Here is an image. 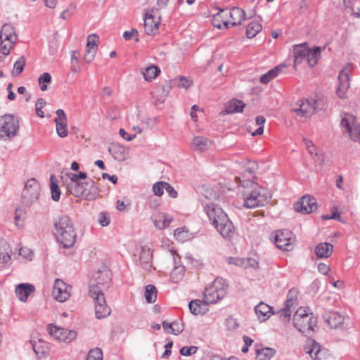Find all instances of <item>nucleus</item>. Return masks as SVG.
<instances>
[{
  "mask_svg": "<svg viewBox=\"0 0 360 360\" xmlns=\"http://www.w3.org/2000/svg\"><path fill=\"white\" fill-rule=\"evenodd\" d=\"M253 167L247 169L245 171V175L248 173V178L253 177ZM244 177L245 176L243 175L236 177V183L240 184L242 187L246 188L243 192L244 207L252 209L266 205L269 202V198L264 189L250 180V179L246 180Z\"/></svg>",
  "mask_w": 360,
  "mask_h": 360,
  "instance_id": "nucleus-1",
  "label": "nucleus"
},
{
  "mask_svg": "<svg viewBox=\"0 0 360 360\" xmlns=\"http://www.w3.org/2000/svg\"><path fill=\"white\" fill-rule=\"evenodd\" d=\"M53 233L57 243L63 248L72 247L77 239L74 224L67 215L58 216L53 221Z\"/></svg>",
  "mask_w": 360,
  "mask_h": 360,
  "instance_id": "nucleus-2",
  "label": "nucleus"
},
{
  "mask_svg": "<svg viewBox=\"0 0 360 360\" xmlns=\"http://www.w3.org/2000/svg\"><path fill=\"white\" fill-rule=\"evenodd\" d=\"M204 210L217 231L224 238H231L234 233V226L221 207L217 204L210 203L205 205Z\"/></svg>",
  "mask_w": 360,
  "mask_h": 360,
  "instance_id": "nucleus-3",
  "label": "nucleus"
},
{
  "mask_svg": "<svg viewBox=\"0 0 360 360\" xmlns=\"http://www.w3.org/2000/svg\"><path fill=\"white\" fill-rule=\"evenodd\" d=\"M309 308H299L293 316V325L300 333L308 335L314 330L317 320Z\"/></svg>",
  "mask_w": 360,
  "mask_h": 360,
  "instance_id": "nucleus-4",
  "label": "nucleus"
},
{
  "mask_svg": "<svg viewBox=\"0 0 360 360\" xmlns=\"http://www.w3.org/2000/svg\"><path fill=\"white\" fill-rule=\"evenodd\" d=\"M228 285L221 278H217L205 289L203 299L208 304H215L224 298L227 292Z\"/></svg>",
  "mask_w": 360,
  "mask_h": 360,
  "instance_id": "nucleus-5",
  "label": "nucleus"
},
{
  "mask_svg": "<svg viewBox=\"0 0 360 360\" xmlns=\"http://www.w3.org/2000/svg\"><path fill=\"white\" fill-rule=\"evenodd\" d=\"M221 14H225L226 16L229 15L232 20L231 22H229L227 20L223 21V26L226 29H229L230 27V25L232 27L240 25L242 21L246 19L245 12L238 7H233L231 10L221 9L216 15L213 16L212 19L213 25L217 27L218 29H222L221 25L217 24V21L219 20V18L221 17Z\"/></svg>",
  "mask_w": 360,
  "mask_h": 360,
  "instance_id": "nucleus-6",
  "label": "nucleus"
},
{
  "mask_svg": "<svg viewBox=\"0 0 360 360\" xmlns=\"http://www.w3.org/2000/svg\"><path fill=\"white\" fill-rule=\"evenodd\" d=\"M89 295L94 300L95 315L98 319L105 318L110 314L111 310L106 304L104 294L97 285L90 286Z\"/></svg>",
  "mask_w": 360,
  "mask_h": 360,
  "instance_id": "nucleus-7",
  "label": "nucleus"
},
{
  "mask_svg": "<svg viewBox=\"0 0 360 360\" xmlns=\"http://www.w3.org/2000/svg\"><path fill=\"white\" fill-rule=\"evenodd\" d=\"M69 179L66 181L68 191L75 197H82L86 191V181L87 175L84 172L78 174H68Z\"/></svg>",
  "mask_w": 360,
  "mask_h": 360,
  "instance_id": "nucleus-8",
  "label": "nucleus"
},
{
  "mask_svg": "<svg viewBox=\"0 0 360 360\" xmlns=\"http://www.w3.org/2000/svg\"><path fill=\"white\" fill-rule=\"evenodd\" d=\"M19 130V120L12 114L0 117V139H11L15 137Z\"/></svg>",
  "mask_w": 360,
  "mask_h": 360,
  "instance_id": "nucleus-9",
  "label": "nucleus"
},
{
  "mask_svg": "<svg viewBox=\"0 0 360 360\" xmlns=\"http://www.w3.org/2000/svg\"><path fill=\"white\" fill-rule=\"evenodd\" d=\"M319 105L320 102L314 98L302 99L295 103L293 111L297 115L307 118L314 114Z\"/></svg>",
  "mask_w": 360,
  "mask_h": 360,
  "instance_id": "nucleus-10",
  "label": "nucleus"
},
{
  "mask_svg": "<svg viewBox=\"0 0 360 360\" xmlns=\"http://www.w3.org/2000/svg\"><path fill=\"white\" fill-rule=\"evenodd\" d=\"M40 195V185L35 179H28L22 191V198L25 203L36 202Z\"/></svg>",
  "mask_w": 360,
  "mask_h": 360,
  "instance_id": "nucleus-11",
  "label": "nucleus"
},
{
  "mask_svg": "<svg viewBox=\"0 0 360 360\" xmlns=\"http://www.w3.org/2000/svg\"><path fill=\"white\" fill-rule=\"evenodd\" d=\"M49 333L56 340L60 342L70 343L73 341L77 335V333L73 330L58 327L53 324H49L47 327Z\"/></svg>",
  "mask_w": 360,
  "mask_h": 360,
  "instance_id": "nucleus-12",
  "label": "nucleus"
},
{
  "mask_svg": "<svg viewBox=\"0 0 360 360\" xmlns=\"http://www.w3.org/2000/svg\"><path fill=\"white\" fill-rule=\"evenodd\" d=\"M353 70L351 62L346 63L339 72V98H345L350 87V74Z\"/></svg>",
  "mask_w": 360,
  "mask_h": 360,
  "instance_id": "nucleus-13",
  "label": "nucleus"
},
{
  "mask_svg": "<svg viewBox=\"0 0 360 360\" xmlns=\"http://www.w3.org/2000/svg\"><path fill=\"white\" fill-rule=\"evenodd\" d=\"M294 238L292 233L288 230H278L274 236V243L280 250L290 251L292 248Z\"/></svg>",
  "mask_w": 360,
  "mask_h": 360,
  "instance_id": "nucleus-14",
  "label": "nucleus"
},
{
  "mask_svg": "<svg viewBox=\"0 0 360 360\" xmlns=\"http://www.w3.org/2000/svg\"><path fill=\"white\" fill-rule=\"evenodd\" d=\"M72 287L65 283L63 280L56 278L52 291L55 300L60 302H64L70 297Z\"/></svg>",
  "mask_w": 360,
  "mask_h": 360,
  "instance_id": "nucleus-15",
  "label": "nucleus"
},
{
  "mask_svg": "<svg viewBox=\"0 0 360 360\" xmlns=\"http://www.w3.org/2000/svg\"><path fill=\"white\" fill-rule=\"evenodd\" d=\"M294 207L297 212L309 214L317 209V203L314 198L304 195L295 204Z\"/></svg>",
  "mask_w": 360,
  "mask_h": 360,
  "instance_id": "nucleus-16",
  "label": "nucleus"
},
{
  "mask_svg": "<svg viewBox=\"0 0 360 360\" xmlns=\"http://www.w3.org/2000/svg\"><path fill=\"white\" fill-rule=\"evenodd\" d=\"M304 350L314 360H323L326 354L325 349H321L320 345L313 339L307 341Z\"/></svg>",
  "mask_w": 360,
  "mask_h": 360,
  "instance_id": "nucleus-17",
  "label": "nucleus"
},
{
  "mask_svg": "<svg viewBox=\"0 0 360 360\" xmlns=\"http://www.w3.org/2000/svg\"><path fill=\"white\" fill-rule=\"evenodd\" d=\"M160 17L147 13L144 18V30L148 35L155 34L159 28Z\"/></svg>",
  "mask_w": 360,
  "mask_h": 360,
  "instance_id": "nucleus-18",
  "label": "nucleus"
},
{
  "mask_svg": "<svg viewBox=\"0 0 360 360\" xmlns=\"http://www.w3.org/2000/svg\"><path fill=\"white\" fill-rule=\"evenodd\" d=\"M98 37L96 34H91L88 36L86 47V53L84 59L87 62H91L96 54V48L98 46Z\"/></svg>",
  "mask_w": 360,
  "mask_h": 360,
  "instance_id": "nucleus-19",
  "label": "nucleus"
},
{
  "mask_svg": "<svg viewBox=\"0 0 360 360\" xmlns=\"http://www.w3.org/2000/svg\"><path fill=\"white\" fill-rule=\"evenodd\" d=\"M307 54H309V46L307 43L295 44L293 46L295 68L301 64L304 60H306Z\"/></svg>",
  "mask_w": 360,
  "mask_h": 360,
  "instance_id": "nucleus-20",
  "label": "nucleus"
},
{
  "mask_svg": "<svg viewBox=\"0 0 360 360\" xmlns=\"http://www.w3.org/2000/svg\"><path fill=\"white\" fill-rule=\"evenodd\" d=\"M228 262L230 264H234L238 267L245 269H256L259 267L258 262L253 258L230 257L229 258Z\"/></svg>",
  "mask_w": 360,
  "mask_h": 360,
  "instance_id": "nucleus-21",
  "label": "nucleus"
},
{
  "mask_svg": "<svg viewBox=\"0 0 360 360\" xmlns=\"http://www.w3.org/2000/svg\"><path fill=\"white\" fill-rule=\"evenodd\" d=\"M141 268L149 270L152 266V251L147 245L141 246L139 256Z\"/></svg>",
  "mask_w": 360,
  "mask_h": 360,
  "instance_id": "nucleus-22",
  "label": "nucleus"
},
{
  "mask_svg": "<svg viewBox=\"0 0 360 360\" xmlns=\"http://www.w3.org/2000/svg\"><path fill=\"white\" fill-rule=\"evenodd\" d=\"M212 145V141L202 136H197L193 138L191 142V147L196 151H205Z\"/></svg>",
  "mask_w": 360,
  "mask_h": 360,
  "instance_id": "nucleus-23",
  "label": "nucleus"
},
{
  "mask_svg": "<svg viewBox=\"0 0 360 360\" xmlns=\"http://www.w3.org/2000/svg\"><path fill=\"white\" fill-rule=\"evenodd\" d=\"M34 290V287L32 284L20 283L15 289V294L19 300L25 302L31 292Z\"/></svg>",
  "mask_w": 360,
  "mask_h": 360,
  "instance_id": "nucleus-24",
  "label": "nucleus"
},
{
  "mask_svg": "<svg viewBox=\"0 0 360 360\" xmlns=\"http://www.w3.org/2000/svg\"><path fill=\"white\" fill-rule=\"evenodd\" d=\"M245 107V104L242 101L238 99H232L226 104L225 110L223 112L224 114L242 112Z\"/></svg>",
  "mask_w": 360,
  "mask_h": 360,
  "instance_id": "nucleus-25",
  "label": "nucleus"
},
{
  "mask_svg": "<svg viewBox=\"0 0 360 360\" xmlns=\"http://www.w3.org/2000/svg\"><path fill=\"white\" fill-rule=\"evenodd\" d=\"M209 304L205 302V300H194L189 302L188 307L190 311L195 315L205 314L207 310Z\"/></svg>",
  "mask_w": 360,
  "mask_h": 360,
  "instance_id": "nucleus-26",
  "label": "nucleus"
},
{
  "mask_svg": "<svg viewBox=\"0 0 360 360\" xmlns=\"http://www.w3.org/2000/svg\"><path fill=\"white\" fill-rule=\"evenodd\" d=\"M257 317L263 321L266 320L272 314H275L272 307L264 302H260L255 308Z\"/></svg>",
  "mask_w": 360,
  "mask_h": 360,
  "instance_id": "nucleus-27",
  "label": "nucleus"
},
{
  "mask_svg": "<svg viewBox=\"0 0 360 360\" xmlns=\"http://www.w3.org/2000/svg\"><path fill=\"white\" fill-rule=\"evenodd\" d=\"M0 39H4L6 40H15L17 41L18 36L15 32V27L8 23L4 24L0 31Z\"/></svg>",
  "mask_w": 360,
  "mask_h": 360,
  "instance_id": "nucleus-28",
  "label": "nucleus"
},
{
  "mask_svg": "<svg viewBox=\"0 0 360 360\" xmlns=\"http://www.w3.org/2000/svg\"><path fill=\"white\" fill-rule=\"evenodd\" d=\"M86 191L84 194V197L87 200H94L98 195L100 190L98 187L95 184V182L92 179H88L86 181Z\"/></svg>",
  "mask_w": 360,
  "mask_h": 360,
  "instance_id": "nucleus-29",
  "label": "nucleus"
},
{
  "mask_svg": "<svg viewBox=\"0 0 360 360\" xmlns=\"http://www.w3.org/2000/svg\"><path fill=\"white\" fill-rule=\"evenodd\" d=\"M333 246L329 243H321L315 248L314 252L318 258H328L333 252Z\"/></svg>",
  "mask_w": 360,
  "mask_h": 360,
  "instance_id": "nucleus-30",
  "label": "nucleus"
},
{
  "mask_svg": "<svg viewBox=\"0 0 360 360\" xmlns=\"http://www.w3.org/2000/svg\"><path fill=\"white\" fill-rule=\"evenodd\" d=\"M152 220L154 224V226L159 229H163L170 224L171 221H172V219L170 217H168L167 215H165L164 213H158L152 217Z\"/></svg>",
  "mask_w": 360,
  "mask_h": 360,
  "instance_id": "nucleus-31",
  "label": "nucleus"
},
{
  "mask_svg": "<svg viewBox=\"0 0 360 360\" xmlns=\"http://www.w3.org/2000/svg\"><path fill=\"white\" fill-rule=\"evenodd\" d=\"M11 250L8 243L0 238V263L8 264L11 259Z\"/></svg>",
  "mask_w": 360,
  "mask_h": 360,
  "instance_id": "nucleus-32",
  "label": "nucleus"
},
{
  "mask_svg": "<svg viewBox=\"0 0 360 360\" xmlns=\"http://www.w3.org/2000/svg\"><path fill=\"white\" fill-rule=\"evenodd\" d=\"M109 153L117 161H124L126 159L125 148L120 144L113 143L108 148Z\"/></svg>",
  "mask_w": 360,
  "mask_h": 360,
  "instance_id": "nucleus-33",
  "label": "nucleus"
},
{
  "mask_svg": "<svg viewBox=\"0 0 360 360\" xmlns=\"http://www.w3.org/2000/svg\"><path fill=\"white\" fill-rule=\"evenodd\" d=\"M297 295L298 290L296 288L290 289L287 294V299L284 307L292 311V309H295L298 304Z\"/></svg>",
  "mask_w": 360,
  "mask_h": 360,
  "instance_id": "nucleus-34",
  "label": "nucleus"
},
{
  "mask_svg": "<svg viewBox=\"0 0 360 360\" xmlns=\"http://www.w3.org/2000/svg\"><path fill=\"white\" fill-rule=\"evenodd\" d=\"M321 58V48L315 46L312 49L309 48V54L307 56L306 61L309 65L313 67L318 63Z\"/></svg>",
  "mask_w": 360,
  "mask_h": 360,
  "instance_id": "nucleus-35",
  "label": "nucleus"
},
{
  "mask_svg": "<svg viewBox=\"0 0 360 360\" xmlns=\"http://www.w3.org/2000/svg\"><path fill=\"white\" fill-rule=\"evenodd\" d=\"M276 351L273 348L264 347L256 349V360H270L275 354Z\"/></svg>",
  "mask_w": 360,
  "mask_h": 360,
  "instance_id": "nucleus-36",
  "label": "nucleus"
},
{
  "mask_svg": "<svg viewBox=\"0 0 360 360\" xmlns=\"http://www.w3.org/2000/svg\"><path fill=\"white\" fill-rule=\"evenodd\" d=\"M283 68V66L278 65L274 68L269 70L266 73L260 77L259 82L262 84H268L272 79L278 75L280 72Z\"/></svg>",
  "mask_w": 360,
  "mask_h": 360,
  "instance_id": "nucleus-37",
  "label": "nucleus"
},
{
  "mask_svg": "<svg viewBox=\"0 0 360 360\" xmlns=\"http://www.w3.org/2000/svg\"><path fill=\"white\" fill-rule=\"evenodd\" d=\"M262 25L256 21L250 22L246 28V36L249 39L255 37L261 30Z\"/></svg>",
  "mask_w": 360,
  "mask_h": 360,
  "instance_id": "nucleus-38",
  "label": "nucleus"
},
{
  "mask_svg": "<svg viewBox=\"0 0 360 360\" xmlns=\"http://www.w3.org/2000/svg\"><path fill=\"white\" fill-rule=\"evenodd\" d=\"M160 72V70L156 66L152 65L145 69L143 72V77L147 81H151L155 79Z\"/></svg>",
  "mask_w": 360,
  "mask_h": 360,
  "instance_id": "nucleus-39",
  "label": "nucleus"
},
{
  "mask_svg": "<svg viewBox=\"0 0 360 360\" xmlns=\"http://www.w3.org/2000/svg\"><path fill=\"white\" fill-rule=\"evenodd\" d=\"M0 51L4 56H8L10 54L11 50L13 49L14 45L15 44L17 41L12 40H6L4 39H0Z\"/></svg>",
  "mask_w": 360,
  "mask_h": 360,
  "instance_id": "nucleus-40",
  "label": "nucleus"
},
{
  "mask_svg": "<svg viewBox=\"0 0 360 360\" xmlns=\"http://www.w3.org/2000/svg\"><path fill=\"white\" fill-rule=\"evenodd\" d=\"M145 298L148 303H154L157 299V290L153 285L146 287Z\"/></svg>",
  "mask_w": 360,
  "mask_h": 360,
  "instance_id": "nucleus-41",
  "label": "nucleus"
},
{
  "mask_svg": "<svg viewBox=\"0 0 360 360\" xmlns=\"http://www.w3.org/2000/svg\"><path fill=\"white\" fill-rule=\"evenodd\" d=\"M25 65V58L24 56H20L14 63L12 75L14 77L20 75Z\"/></svg>",
  "mask_w": 360,
  "mask_h": 360,
  "instance_id": "nucleus-42",
  "label": "nucleus"
},
{
  "mask_svg": "<svg viewBox=\"0 0 360 360\" xmlns=\"http://www.w3.org/2000/svg\"><path fill=\"white\" fill-rule=\"evenodd\" d=\"M54 122L56 123L57 134L61 138L66 137L68 134L67 121H54Z\"/></svg>",
  "mask_w": 360,
  "mask_h": 360,
  "instance_id": "nucleus-43",
  "label": "nucleus"
},
{
  "mask_svg": "<svg viewBox=\"0 0 360 360\" xmlns=\"http://www.w3.org/2000/svg\"><path fill=\"white\" fill-rule=\"evenodd\" d=\"M291 314L292 311L285 307L278 310L277 312H275V314L278 316L280 321L286 323H289L291 318Z\"/></svg>",
  "mask_w": 360,
  "mask_h": 360,
  "instance_id": "nucleus-44",
  "label": "nucleus"
},
{
  "mask_svg": "<svg viewBox=\"0 0 360 360\" xmlns=\"http://www.w3.org/2000/svg\"><path fill=\"white\" fill-rule=\"evenodd\" d=\"M51 82V76L48 72H44L38 78V82L40 86V89L43 91L47 89V86L46 84L50 83Z\"/></svg>",
  "mask_w": 360,
  "mask_h": 360,
  "instance_id": "nucleus-45",
  "label": "nucleus"
},
{
  "mask_svg": "<svg viewBox=\"0 0 360 360\" xmlns=\"http://www.w3.org/2000/svg\"><path fill=\"white\" fill-rule=\"evenodd\" d=\"M53 176H51V198L54 201H58L60 196V191L56 182L53 181Z\"/></svg>",
  "mask_w": 360,
  "mask_h": 360,
  "instance_id": "nucleus-46",
  "label": "nucleus"
},
{
  "mask_svg": "<svg viewBox=\"0 0 360 360\" xmlns=\"http://www.w3.org/2000/svg\"><path fill=\"white\" fill-rule=\"evenodd\" d=\"M86 360H103V352L99 348L91 349Z\"/></svg>",
  "mask_w": 360,
  "mask_h": 360,
  "instance_id": "nucleus-47",
  "label": "nucleus"
},
{
  "mask_svg": "<svg viewBox=\"0 0 360 360\" xmlns=\"http://www.w3.org/2000/svg\"><path fill=\"white\" fill-rule=\"evenodd\" d=\"M165 190V181H158L154 184L153 186V191L157 196H161Z\"/></svg>",
  "mask_w": 360,
  "mask_h": 360,
  "instance_id": "nucleus-48",
  "label": "nucleus"
},
{
  "mask_svg": "<svg viewBox=\"0 0 360 360\" xmlns=\"http://www.w3.org/2000/svg\"><path fill=\"white\" fill-rule=\"evenodd\" d=\"M323 318L328 324L330 326V328H336L338 327L335 313H333L331 314H326Z\"/></svg>",
  "mask_w": 360,
  "mask_h": 360,
  "instance_id": "nucleus-49",
  "label": "nucleus"
},
{
  "mask_svg": "<svg viewBox=\"0 0 360 360\" xmlns=\"http://www.w3.org/2000/svg\"><path fill=\"white\" fill-rule=\"evenodd\" d=\"M184 330V323L181 321L172 323V334L179 335Z\"/></svg>",
  "mask_w": 360,
  "mask_h": 360,
  "instance_id": "nucleus-50",
  "label": "nucleus"
},
{
  "mask_svg": "<svg viewBox=\"0 0 360 360\" xmlns=\"http://www.w3.org/2000/svg\"><path fill=\"white\" fill-rule=\"evenodd\" d=\"M198 350V347L195 346L187 347L184 346L180 349V354L183 356H190L195 354Z\"/></svg>",
  "mask_w": 360,
  "mask_h": 360,
  "instance_id": "nucleus-51",
  "label": "nucleus"
},
{
  "mask_svg": "<svg viewBox=\"0 0 360 360\" xmlns=\"http://www.w3.org/2000/svg\"><path fill=\"white\" fill-rule=\"evenodd\" d=\"M18 256H20L27 260H31L32 252L27 248H20L18 249Z\"/></svg>",
  "mask_w": 360,
  "mask_h": 360,
  "instance_id": "nucleus-52",
  "label": "nucleus"
},
{
  "mask_svg": "<svg viewBox=\"0 0 360 360\" xmlns=\"http://www.w3.org/2000/svg\"><path fill=\"white\" fill-rule=\"evenodd\" d=\"M179 80V86L183 88L187 89L193 84V80L184 76H180Z\"/></svg>",
  "mask_w": 360,
  "mask_h": 360,
  "instance_id": "nucleus-53",
  "label": "nucleus"
},
{
  "mask_svg": "<svg viewBox=\"0 0 360 360\" xmlns=\"http://www.w3.org/2000/svg\"><path fill=\"white\" fill-rule=\"evenodd\" d=\"M309 153H310L311 155H314L317 159H315L316 162H319L320 164L323 161V158L321 154H319L316 152V148L314 145L309 146L307 148Z\"/></svg>",
  "mask_w": 360,
  "mask_h": 360,
  "instance_id": "nucleus-54",
  "label": "nucleus"
},
{
  "mask_svg": "<svg viewBox=\"0 0 360 360\" xmlns=\"http://www.w3.org/2000/svg\"><path fill=\"white\" fill-rule=\"evenodd\" d=\"M139 32L137 30L132 29L130 31H125L123 33V37L125 40H129L131 39L132 37H136V41H139V37H138Z\"/></svg>",
  "mask_w": 360,
  "mask_h": 360,
  "instance_id": "nucleus-55",
  "label": "nucleus"
},
{
  "mask_svg": "<svg viewBox=\"0 0 360 360\" xmlns=\"http://www.w3.org/2000/svg\"><path fill=\"white\" fill-rule=\"evenodd\" d=\"M188 262L192 265L193 268H202V263L200 260L194 259L191 255H186V257Z\"/></svg>",
  "mask_w": 360,
  "mask_h": 360,
  "instance_id": "nucleus-56",
  "label": "nucleus"
},
{
  "mask_svg": "<svg viewBox=\"0 0 360 360\" xmlns=\"http://www.w3.org/2000/svg\"><path fill=\"white\" fill-rule=\"evenodd\" d=\"M184 271H172L170 274V279L173 283H178L184 277Z\"/></svg>",
  "mask_w": 360,
  "mask_h": 360,
  "instance_id": "nucleus-57",
  "label": "nucleus"
},
{
  "mask_svg": "<svg viewBox=\"0 0 360 360\" xmlns=\"http://www.w3.org/2000/svg\"><path fill=\"white\" fill-rule=\"evenodd\" d=\"M98 223L102 226H107L110 224V217L106 214L101 212L99 214Z\"/></svg>",
  "mask_w": 360,
  "mask_h": 360,
  "instance_id": "nucleus-58",
  "label": "nucleus"
},
{
  "mask_svg": "<svg viewBox=\"0 0 360 360\" xmlns=\"http://www.w3.org/2000/svg\"><path fill=\"white\" fill-rule=\"evenodd\" d=\"M70 8H72V10H75L76 6L75 5L70 4L67 9L64 10L60 13V18L64 20L68 19L72 15V12H70Z\"/></svg>",
  "mask_w": 360,
  "mask_h": 360,
  "instance_id": "nucleus-59",
  "label": "nucleus"
},
{
  "mask_svg": "<svg viewBox=\"0 0 360 360\" xmlns=\"http://www.w3.org/2000/svg\"><path fill=\"white\" fill-rule=\"evenodd\" d=\"M165 191L169 194V196L175 198L177 197V191L174 190V188L168 183L165 181Z\"/></svg>",
  "mask_w": 360,
  "mask_h": 360,
  "instance_id": "nucleus-60",
  "label": "nucleus"
},
{
  "mask_svg": "<svg viewBox=\"0 0 360 360\" xmlns=\"http://www.w3.org/2000/svg\"><path fill=\"white\" fill-rule=\"evenodd\" d=\"M119 133L121 137L127 141H132L136 137L135 134H128L124 129H120Z\"/></svg>",
  "mask_w": 360,
  "mask_h": 360,
  "instance_id": "nucleus-61",
  "label": "nucleus"
},
{
  "mask_svg": "<svg viewBox=\"0 0 360 360\" xmlns=\"http://www.w3.org/2000/svg\"><path fill=\"white\" fill-rule=\"evenodd\" d=\"M56 113L57 117L54 119V121H67V117L63 110L58 109Z\"/></svg>",
  "mask_w": 360,
  "mask_h": 360,
  "instance_id": "nucleus-62",
  "label": "nucleus"
},
{
  "mask_svg": "<svg viewBox=\"0 0 360 360\" xmlns=\"http://www.w3.org/2000/svg\"><path fill=\"white\" fill-rule=\"evenodd\" d=\"M321 218L323 220H328V219H335L338 218V207H335L333 210V214L331 215L329 214H323L321 216Z\"/></svg>",
  "mask_w": 360,
  "mask_h": 360,
  "instance_id": "nucleus-63",
  "label": "nucleus"
},
{
  "mask_svg": "<svg viewBox=\"0 0 360 360\" xmlns=\"http://www.w3.org/2000/svg\"><path fill=\"white\" fill-rule=\"evenodd\" d=\"M103 179H108L110 180L112 184H115L117 182V176L115 175H110L108 173H103L102 174Z\"/></svg>",
  "mask_w": 360,
  "mask_h": 360,
  "instance_id": "nucleus-64",
  "label": "nucleus"
}]
</instances>
